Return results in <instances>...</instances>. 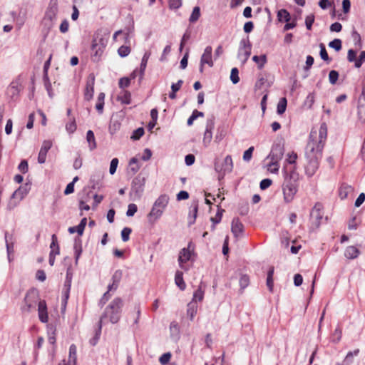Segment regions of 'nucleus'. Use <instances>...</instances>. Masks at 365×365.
Listing matches in <instances>:
<instances>
[{"instance_id":"40","label":"nucleus","mask_w":365,"mask_h":365,"mask_svg":"<svg viewBox=\"0 0 365 365\" xmlns=\"http://www.w3.org/2000/svg\"><path fill=\"white\" fill-rule=\"evenodd\" d=\"M359 353V349H356L353 351H349L344 360V365H350L353 363V357L354 356H358Z\"/></svg>"},{"instance_id":"17","label":"nucleus","mask_w":365,"mask_h":365,"mask_svg":"<svg viewBox=\"0 0 365 365\" xmlns=\"http://www.w3.org/2000/svg\"><path fill=\"white\" fill-rule=\"evenodd\" d=\"M94 83H95V76H93V74H91L89 76V79L87 81L85 93H84V98L86 101H90L93 96Z\"/></svg>"},{"instance_id":"35","label":"nucleus","mask_w":365,"mask_h":365,"mask_svg":"<svg viewBox=\"0 0 365 365\" xmlns=\"http://www.w3.org/2000/svg\"><path fill=\"white\" fill-rule=\"evenodd\" d=\"M118 101H120L123 104H130L131 101L130 93L128 91H123L118 96Z\"/></svg>"},{"instance_id":"61","label":"nucleus","mask_w":365,"mask_h":365,"mask_svg":"<svg viewBox=\"0 0 365 365\" xmlns=\"http://www.w3.org/2000/svg\"><path fill=\"white\" fill-rule=\"evenodd\" d=\"M351 190V187L342 185L339 190V196L341 199L347 197L349 191Z\"/></svg>"},{"instance_id":"3","label":"nucleus","mask_w":365,"mask_h":365,"mask_svg":"<svg viewBox=\"0 0 365 365\" xmlns=\"http://www.w3.org/2000/svg\"><path fill=\"white\" fill-rule=\"evenodd\" d=\"M123 307V299L120 297H116L106 307L98 322L99 332L101 331L102 324L106 319L112 324H116L119 322Z\"/></svg>"},{"instance_id":"56","label":"nucleus","mask_w":365,"mask_h":365,"mask_svg":"<svg viewBox=\"0 0 365 365\" xmlns=\"http://www.w3.org/2000/svg\"><path fill=\"white\" fill-rule=\"evenodd\" d=\"M250 284V278L247 274H242L240 279V285L241 289H244Z\"/></svg>"},{"instance_id":"20","label":"nucleus","mask_w":365,"mask_h":365,"mask_svg":"<svg viewBox=\"0 0 365 365\" xmlns=\"http://www.w3.org/2000/svg\"><path fill=\"white\" fill-rule=\"evenodd\" d=\"M123 277V272L120 269L115 270L113 273L111 280L112 283L108 286V291H115Z\"/></svg>"},{"instance_id":"28","label":"nucleus","mask_w":365,"mask_h":365,"mask_svg":"<svg viewBox=\"0 0 365 365\" xmlns=\"http://www.w3.org/2000/svg\"><path fill=\"white\" fill-rule=\"evenodd\" d=\"M360 251L355 246H349L344 251V256L349 259H354L359 257Z\"/></svg>"},{"instance_id":"34","label":"nucleus","mask_w":365,"mask_h":365,"mask_svg":"<svg viewBox=\"0 0 365 365\" xmlns=\"http://www.w3.org/2000/svg\"><path fill=\"white\" fill-rule=\"evenodd\" d=\"M86 140L88 143V146L91 150L96 148L97 144L93 132L91 130L87 131Z\"/></svg>"},{"instance_id":"48","label":"nucleus","mask_w":365,"mask_h":365,"mask_svg":"<svg viewBox=\"0 0 365 365\" xmlns=\"http://www.w3.org/2000/svg\"><path fill=\"white\" fill-rule=\"evenodd\" d=\"M204 115V113L202 112L198 111L197 110H195L192 115L189 117L187 121V125L190 126L192 125L193 121L197 118V117L201 116L202 117Z\"/></svg>"},{"instance_id":"7","label":"nucleus","mask_w":365,"mask_h":365,"mask_svg":"<svg viewBox=\"0 0 365 365\" xmlns=\"http://www.w3.org/2000/svg\"><path fill=\"white\" fill-rule=\"evenodd\" d=\"M252 44L249 36L242 38L240 42V48L238 51V58L244 64L245 63L251 54Z\"/></svg>"},{"instance_id":"49","label":"nucleus","mask_w":365,"mask_h":365,"mask_svg":"<svg viewBox=\"0 0 365 365\" xmlns=\"http://www.w3.org/2000/svg\"><path fill=\"white\" fill-rule=\"evenodd\" d=\"M230 80L234 84H237L240 81L239 71L237 68H232Z\"/></svg>"},{"instance_id":"59","label":"nucleus","mask_w":365,"mask_h":365,"mask_svg":"<svg viewBox=\"0 0 365 365\" xmlns=\"http://www.w3.org/2000/svg\"><path fill=\"white\" fill-rule=\"evenodd\" d=\"M118 165V159L115 158H113L110 165V169L109 172L110 175H113L116 172V169Z\"/></svg>"},{"instance_id":"23","label":"nucleus","mask_w":365,"mask_h":365,"mask_svg":"<svg viewBox=\"0 0 365 365\" xmlns=\"http://www.w3.org/2000/svg\"><path fill=\"white\" fill-rule=\"evenodd\" d=\"M4 239L6 247V252L8 255V259L10 261V255L14 252V239L13 235L9 234V232L5 231L4 232Z\"/></svg>"},{"instance_id":"52","label":"nucleus","mask_w":365,"mask_h":365,"mask_svg":"<svg viewBox=\"0 0 365 365\" xmlns=\"http://www.w3.org/2000/svg\"><path fill=\"white\" fill-rule=\"evenodd\" d=\"M239 214L242 216L247 215L249 212V205L247 202H242L239 205Z\"/></svg>"},{"instance_id":"33","label":"nucleus","mask_w":365,"mask_h":365,"mask_svg":"<svg viewBox=\"0 0 365 365\" xmlns=\"http://www.w3.org/2000/svg\"><path fill=\"white\" fill-rule=\"evenodd\" d=\"M187 314L190 317V320H193L194 317L197 314V304L195 302H190L187 304Z\"/></svg>"},{"instance_id":"30","label":"nucleus","mask_w":365,"mask_h":365,"mask_svg":"<svg viewBox=\"0 0 365 365\" xmlns=\"http://www.w3.org/2000/svg\"><path fill=\"white\" fill-rule=\"evenodd\" d=\"M183 273L181 271H177L175 275V284L180 288V290H185L186 284L183 280Z\"/></svg>"},{"instance_id":"1","label":"nucleus","mask_w":365,"mask_h":365,"mask_svg":"<svg viewBox=\"0 0 365 365\" xmlns=\"http://www.w3.org/2000/svg\"><path fill=\"white\" fill-rule=\"evenodd\" d=\"M327 136V129L325 123L320 126L319 133L312 131L309 135V140L306 146V158H317L321 159L322 150L325 145Z\"/></svg>"},{"instance_id":"60","label":"nucleus","mask_w":365,"mask_h":365,"mask_svg":"<svg viewBox=\"0 0 365 365\" xmlns=\"http://www.w3.org/2000/svg\"><path fill=\"white\" fill-rule=\"evenodd\" d=\"M314 21V15L309 14L305 19V25L308 30L312 29V24Z\"/></svg>"},{"instance_id":"36","label":"nucleus","mask_w":365,"mask_h":365,"mask_svg":"<svg viewBox=\"0 0 365 365\" xmlns=\"http://www.w3.org/2000/svg\"><path fill=\"white\" fill-rule=\"evenodd\" d=\"M103 178L101 173L93 175L90 179V183L92 189H96L99 187L100 181Z\"/></svg>"},{"instance_id":"46","label":"nucleus","mask_w":365,"mask_h":365,"mask_svg":"<svg viewBox=\"0 0 365 365\" xmlns=\"http://www.w3.org/2000/svg\"><path fill=\"white\" fill-rule=\"evenodd\" d=\"M319 48H320L319 55H320L321 58L322 60H324V61H326L327 63H330L331 59L328 56V53L326 50L324 44L321 43L319 44Z\"/></svg>"},{"instance_id":"24","label":"nucleus","mask_w":365,"mask_h":365,"mask_svg":"<svg viewBox=\"0 0 365 365\" xmlns=\"http://www.w3.org/2000/svg\"><path fill=\"white\" fill-rule=\"evenodd\" d=\"M190 210L188 215V226H191L195 222L197 211H198V201L194 200L190 205Z\"/></svg>"},{"instance_id":"2","label":"nucleus","mask_w":365,"mask_h":365,"mask_svg":"<svg viewBox=\"0 0 365 365\" xmlns=\"http://www.w3.org/2000/svg\"><path fill=\"white\" fill-rule=\"evenodd\" d=\"M283 175L282 192L284 200L289 203L293 200L298 191L299 175L297 172L295 167H293L289 171L284 169Z\"/></svg>"},{"instance_id":"50","label":"nucleus","mask_w":365,"mask_h":365,"mask_svg":"<svg viewBox=\"0 0 365 365\" xmlns=\"http://www.w3.org/2000/svg\"><path fill=\"white\" fill-rule=\"evenodd\" d=\"M43 80L44 86H45L46 90L47 91L49 96L52 97V95H51V87L52 86H51V83L49 80L48 74L43 75Z\"/></svg>"},{"instance_id":"43","label":"nucleus","mask_w":365,"mask_h":365,"mask_svg":"<svg viewBox=\"0 0 365 365\" xmlns=\"http://www.w3.org/2000/svg\"><path fill=\"white\" fill-rule=\"evenodd\" d=\"M315 101V94L314 92L309 93V95L307 96L304 102V106L307 108L308 109L312 108L313 104Z\"/></svg>"},{"instance_id":"51","label":"nucleus","mask_w":365,"mask_h":365,"mask_svg":"<svg viewBox=\"0 0 365 365\" xmlns=\"http://www.w3.org/2000/svg\"><path fill=\"white\" fill-rule=\"evenodd\" d=\"M329 46L339 51L341 49V41L339 38H335L329 43Z\"/></svg>"},{"instance_id":"21","label":"nucleus","mask_w":365,"mask_h":365,"mask_svg":"<svg viewBox=\"0 0 365 365\" xmlns=\"http://www.w3.org/2000/svg\"><path fill=\"white\" fill-rule=\"evenodd\" d=\"M212 48L210 46H207L205 50L204 53L200 58L201 64H207L210 67H212L214 63L212 60Z\"/></svg>"},{"instance_id":"13","label":"nucleus","mask_w":365,"mask_h":365,"mask_svg":"<svg viewBox=\"0 0 365 365\" xmlns=\"http://www.w3.org/2000/svg\"><path fill=\"white\" fill-rule=\"evenodd\" d=\"M284 153V148L283 145L281 143L274 144L271 150L268 158L271 159V160H274V163L276 162H279L282 160Z\"/></svg>"},{"instance_id":"41","label":"nucleus","mask_w":365,"mask_h":365,"mask_svg":"<svg viewBox=\"0 0 365 365\" xmlns=\"http://www.w3.org/2000/svg\"><path fill=\"white\" fill-rule=\"evenodd\" d=\"M287 101L286 98H282L277 103V112L279 115L283 114L287 108Z\"/></svg>"},{"instance_id":"11","label":"nucleus","mask_w":365,"mask_h":365,"mask_svg":"<svg viewBox=\"0 0 365 365\" xmlns=\"http://www.w3.org/2000/svg\"><path fill=\"white\" fill-rule=\"evenodd\" d=\"M51 252L49 253L48 262L51 266H53L55 262V256L60 254V248L58 243V239L55 234L51 236V243L50 245Z\"/></svg>"},{"instance_id":"15","label":"nucleus","mask_w":365,"mask_h":365,"mask_svg":"<svg viewBox=\"0 0 365 365\" xmlns=\"http://www.w3.org/2000/svg\"><path fill=\"white\" fill-rule=\"evenodd\" d=\"M104 45L103 43H98L97 40L95 38L92 42L91 46V51H92V57L94 61H97L99 60L100 57L103 53L104 51Z\"/></svg>"},{"instance_id":"57","label":"nucleus","mask_w":365,"mask_h":365,"mask_svg":"<svg viewBox=\"0 0 365 365\" xmlns=\"http://www.w3.org/2000/svg\"><path fill=\"white\" fill-rule=\"evenodd\" d=\"M144 133L143 128H138L133 131L131 138L133 140H139L144 135Z\"/></svg>"},{"instance_id":"10","label":"nucleus","mask_w":365,"mask_h":365,"mask_svg":"<svg viewBox=\"0 0 365 365\" xmlns=\"http://www.w3.org/2000/svg\"><path fill=\"white\" fill-rule=\"evenodd\" d=\"M192 255H194V248L192 247V242H189L187 247L182 249L179 253L178 262L182 269L187 270L183 264L191 260Z\"/></svg>"},{"instance_id":"55","label":"nucleus","mask_w":365,"mask_h":365,"mask_svg":"<svg viewBox=\"0 0 365 365\" xmlns=\"http://www.w3.org/2000/svg\"><path fill=\"white\" fill-rule=\"evenodd\" d=\"M132 230L130 227H124L121 231V238L123 242H127L129 240L130 235Z\"/></svg>"},{"instance_id":"45","label":"nucleus","mask_w":365,"mask_h":365,"mask_svg":"<svg viewBox=\"0 0 365 365\" xmlns=\"http://www.w3.org/2000/svg\"><path fill=\"white\" fill-rule=\"evenodd\" d=\"M200 17V9L199 6H195L193 8L192 14L189 18V21L190 23H195L199 19Z\"/></svg>"},{"instance_id":"6","label":"nucleus","mask_w":365,"mask_h":365,"mask_svg":"<svg viewBox=\"0 0 365 365\" xmlns=\"http://www.w3.org/2000/svg\"><path fill=\"white\" fill-rule=\"evenodd\" d=\"M39 301L40 299L38 291L35 289L29 290L25 296V306L22 307V311L31 312L32 310L36 309Z\"/></svg>"},{"instance_id":"42","label":"nucleus","mask_w":365,"mask_h":365,"mask_svg":"<svg viewBox=\"0 0 365 365\" xmlns=\"http://www.w3.org/2000/svg\"><path fill=\"white\" fill-rule=\"evenodd\" d=\"M342 336V331L341 329L339 327H337L334 333L331 335V341L333 343L337 344L340 341Z\"/></svg>"},{"instance_id":"12","label":"nucleus","mask_w":365,"mask_h":365,"mask_svg":"<svg viewBox=\"0 0 365 365\" xmlns=\"http://www.w3.org/2000/svg\"><path fill=\"white\" fill-rule=\"evenodd\" d=\"M307 163L305 166V173L308 177L313 176L319 168L320 159L317 158H306Z\"/></svg>"},{"instance_id":"58","label":"nucleus","mask_w":365,"mask_h":365,"mask_svg":"<svg viewBox=\"0 0 365 365\" xmlns=\"http://www.w3.org/2000/svg\"><path fill=\"white\" fill-rule=\"evenodd\" d=\"M137 210H138V207L135 204H133V203L129 204L128 206V210L126 212V215L128 217H132L135 214Z\"/></svg>"},{"instance_id":"18","label":"nucleus","mask_w":365,"mask_h":365,"mask_svg":"<svg viewBox=\"0 0 365 365\" xmlns=\"http://www.w3.org/2000/svg\"><path fill=\"white\" fill-rule=\"evenodd\" d=\"M357 110L359 120L361 123H365V94L364 92L359 97Z\"/></svg>"},{"instance_id":"31","label":"nucleus","mask_w":365,"mask_h":365,"mask_svg":"<svg viewBox=\"0 0 365 365\" xmlns=\"http://www.w3.org/2000/svg\"><path fill=\"white\" fill-rule=\"evenodd\" d=\"M76 346L74 344H71L69 347L68 365H76Z\"/></svg>"},{"instance_id":"32","label":"nucleus","mask_w":365,"mask_h":365,"mask_svg":"<svg viewBox=\"0 0 365 365\" xmlns=\"http://www.w3.org/2000/svg\"><path fill=\"white\" fill-rule=\"evenodd\" d=\"M150 52H145L142 58L140 68V80H142L143 78L145 70L146 68L148 61L150 58Z\"/></svg>"},{"instance_id":"27","label":"nucleus","mask_w":365,"mask_h":365,"mask_svg":"<svg viewBox=\"0 0 365 365\" xmlns=\"http://www.w3.org/2000/svg\"><path fill=\"white\" fill-rule=\"evenodd\" d=\"M86 223L87 219L86 217H83L77 226L70 227L68 230L71 234L77 232L78 235L81 236L83 233Z\"/></svg>"},{"instance_id":"22","label":"nucleus","mask_w":365,"mask_h":365,"mask_svg":"<svg viewBox=\"0 0 365 365\" xmlns=\"http://www.w3.org/2000/svg\"><path fill=\"white\" fill-rule=\"evenodd\" d=\"M163 214V210L155 207L153 205L150 212L147 215L148 222L151 224H153L155 222H156L158 219H160L161 217Z\"/></svg>"},{"instance_id":"8","label":"nucleus","mask_w":365,"mask_h":365,"mask_svg":"<svg viewBox=\"0 0 365 365\" xmlns=\"http://www.w3.org/2000/svg\"><path fill=\"white\" fill-rule=\"evenodd\" d=\"M215 170L222 178L227 173H230L233 168L232 159L230 155H227L222 162L217 160L215 161Z\"/></svg>"},{"instance_id":"44","label":"nucleus","mask_w":365,"mask_h":365,"mask_svg":"<svg viewBox=\"0 0 365 365\" xmlns=\"http://www.w3.org/2000/svg\"><path fill=\"white\" fill-rule=\"evenodd\" d=\"M277 17L279 21L288 22L290 20V14L286 9H281L278 11Z\"/></svg>"},{"instance_id":"62","label":"nucleus","mask_w":365,"mask_h":365,"mask_svg":"<svg viewBox=\"0 0 365 365\" xmlns=\"http://www.w3.org/2000/svg\"><path fill=\"white\" fill-rule=\"evenodd\" d=\"M365 61V51H362L360 53L359 57L355 61V67L360 68L363 63Z\"/></svg>"},{"instance_id":"53","label":"nucleus","mask_w":365,"mask_h":365,"mask_svg":"<svg viewBox=\"0 0 365 365\" xmlns=\"http://www.w3.org/2000/svg\"><path fill=\"white\" fill-rule=\"evenodd\" d=\"M130 53V48L127 46H121L118 50V53L120 57H126Z\"/></svg>"},{"instance_id":"47","label":"nucleus","mask_w":365,"mask_h":365,"mask_svg":"<svg viewBox=\"0 0 365 365\" xmlns=\"http://www.w3.org/2000/svg\"><path fill=\"white\" fill-rule=\"evenodd\" d=\"M225 210L223 209H218L217 212L216 213V215L215 217H211L210 220L212 222L213 225H212V230L215 229V225L216 224H218L221 220L222 216V212Z\"/></svg>"},{"instance_id":"64","label":"nucleus","mask_w":365,"mask_h":365,"mask_svg":"<svg viewBox=\"0 0 365 365\" xmlns=\"http://www.w3.org/2000/svg\"><path fill=\"white\" fill-rule=\"evenodd\" d=\"M130 81L128 77H123L120 78L118 85L120 88H124L130 86Z\"/></svg>"},{"instance_id":"16","label":"nucleus","mask_w":365,"mask_h":365,"mask_svg":"<svg viewBox=\"0 0 365 365\" xmlns=\"http://www.w3.org/2000/svg\"><path fill=\"white\" fill-rule=\"evenodd\" d=\"M52 147V142L51 140H44L43 142L42 146L40 149L38 155V162L40 164H43L46 162V155L48 151Z\"/></svg>"},{"instance_id":"63","label":"nucleus","mask_w":365,"mask_h":365,"mask_svg":"<svg viewBox=\"0 0 365 365\" xmlns=\"http://www.w3.org/2000/svg\"><path fill=\"white\" fill-rule=\"evenodd\" d=\"M171 358V354L170 352L163 354L159 359V361L162 365L167 364Z\"/></svg>"},{"instance_id":"25","label":"nucleus","mask_w":365,"mask_h":365,"mask_svg":"<svg viewBox=\"0 0 365 365\" xmlns=\"http://www.w3.org/2000/svg\"><path fill=\"white\" fill-rule=\"evenodd\" d=\"M169 200L170 198L167 194H162L156 199L153 203V205L164 212L169 202Z\"/></svg>"},{"instance_id":"14","label":"nucleus","mask_w":365,"mask_h":365,"mask_svg":"<svg viewBox=\"0 0 365 365\" xmlns=\"http://www.w3.org/2000/svg\"><path fill=\"white\" fill-rule=\"evenodd\" d=\"M231 231L237 239L242 238L244 235V225L238 217L233 218L231 224Z\"/></svg>"},{"instance_id":"37","label":"nucleus","mask_w":365,"mask_h":365,"mask_svg":"<svg viewBox=\"0 0 365 365\" xmlns=\"http://www.w3.org/2000/svg\"><path fill=\"white\" fill-rule=\"evenodd\" d=\"M204 290L202 289L201 285L199 286L197 290L193 294L192 299L191 302H195L197 304V302L202 301L204 298Z\"/></svg>"},{"instance_id":"26","label":"nucleus","mask_w":365,"mask_h":365,"mask_svg":"<svg viewBox=\"0 0 365 365\" xmlns=\"http://www.w3.org/2000/svg\"><path fill=\"white\" fill-rule=\"evenodd\" d=\"M213 128L212 122H208L206 126V130L204 133L202 143L205 147L208 146L212 138V129Z\"/></svg>"},{"instance_id":"5","label":"nucleus","mask_w":365,"mask_h":365,"mask_svg":"<svg viewBox=\"0 0 365 365\" xmlns=\"http://www.w3.org/2000/svg\"><path fill=\"white\" fill-rule=\"evenodd\" d=\"M58 12V1L50 0L43 18V24L47 26L48 29L53 27L56 20Z\"/></svg>"},{"instance_id":"4","label":"nucleus","mask_w":365,"mask_h":365,"mask_svg":"<svg viewBox=\"0 0 365 365\" xmlns=\"http://www.w3.org/2000/svg\"><path fill=\"white\" fill-rule=\"evenodd\" d=\"M146 178L141 173L135 176L132 182L131 187L129 192V196L131 200H140L143 195Z\"/></svg>"},{"instance_id":"9","label":"nucleus","mask_w":365,"mask_h":365,"mask_svg":"<svg viewBox=\"0 0 365 365\" xmlns=\"http://www.w3.org/2000/svg\"><path fill=\"white\" fill-rule=\"evenodd\" d=\"M322 210V205L319 202H317L311 211L310 217L312 222L316 228H318L320 226L321 220L323 218L324 212Z\"/></svg>"},{"instance_id":"39","label":"nucleus","mask_w":365,"mask_h":365,"mask_svg":"<svg viewBox=\"0 0 365 365\" xmlns=\"http://www.w3.org/2000/svg\"><path fill=\"white\" fill-rule=\"evenodd\" d=\"M252 61L258 64L259 69H262L267 63V56L265 54H262L260 56H254Z\"/></svg>"},{"instance_id":"19","label":"nucleus","mask_w":365,"mask_h":365,"mask_svg":"<svg viewBox=\"0 0 365 365\" xmlns=\"http://www.w3.org/2000/svg\"><path fill=\"white\" fill-rule=\"evenodd\" d=\"M38 314L39 320L43 323H46L48 320L47 312V305L45 300H40L38 303Z\"/></svg>"},{"instance_id":"54","label":"nucleus","mask_w":365,"mask_h":365,"mask_svg":"<svg viewBox=\"0 0 365 365\" xmlns=\"http://www.w3.org/2000/svg\"><path fill=\"white\" fill-rule=\"evenodd\" d=\"M339 78V73L335 70H331L329 73V81L331 85L336 83Z\"/></svg>"},{"instance_id":"38","label":"nucleus","mask_w":365,"mask_h":365,"mask_svg":"<svg viewBox=\"0 0 365 365\" xmlns=\"http://www.w3.org/2000/svg\"><path fill=\"white\" fill-rule=\"evenodd\" d=\"M273 274H274V267H271L267 272V286L270 292L273 291Z\"/></svg>"},{"instance_id":"29","label":"nucleus","mask_w":365,"mask_h":365,"mask_svg":"<svg viewBox=\"0 0 365 365\" xmlns=\"http://www.w3.org/2000/svg\"><path fill=\"white\" fill-rule=\"evenodd\" d=\"M73 250L75 254V263L78 264V261L82 253L81 240L79 237H76L74 240Z\"/></svg>"}]
</instances>
